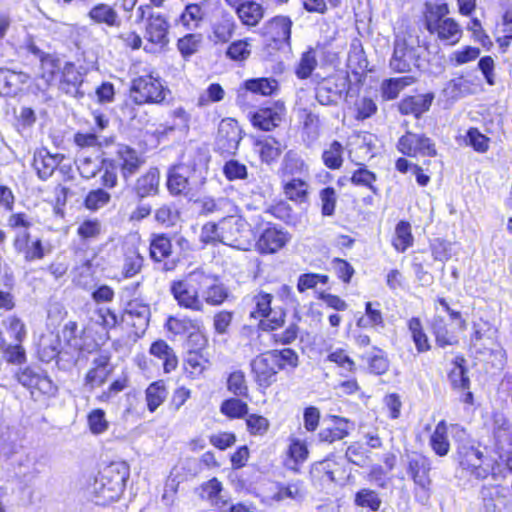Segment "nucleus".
Listing matches in <instances>:
<instances>
[{"label": "nucleus", "mask_w": 512, "mask_h": 512, "mask_svg": "<svg viewBox=\"0 0 512 512\" xmlns=\"http://www.w3.org/2000/svg\"><path fill=\"white\" fill-rule=\"evenodd\" d=\"M130 475L126 462H112L96 478L94 492L98 504H108L117 500L123 493Z\"/></svg>", "instance_id": "nucleus-1"}, {"label": "nucleus", "mask_w": 512, "mask_h": 512, "mask_svg": "<svg viewBox=\"0 0 512 512\" xmlns=\"http://www.w3.org/2000/svg\"><path fill=\"white\" fill-rule=\"evenodd\" d=\"M455 429L457 430L455 460L460 468L475 479L487 478L490 474V467L484 463L483 452L472 440L467 438L464 430Z\"/></svg>", "instance_id": "nucleus-2"}, {"label": "nucleus", "mask_w": 512, "mask_h": 512, "mask_svg": "<svg viewBox=\"0 0 512 512\" xmlns=\"http://www.w3.org/2000/svg\"><path fill=\"white\" fill-rule=\"evenodd\" d=\"M200 268L189 272L183 279L174 280L170 284L169 291L177 302L178 306L193 312H203L204 305L201 299Z\"/></svg>", "instance_id": "nucleus-3"}, {"label": "nucleus", "mask_w": 512, "mask_h": 512, "mask_svg": "<svg viewBox=\"0 0 512 512\" xmlns=\"http://www.w3.org/2000/svg\"><path fill=\"white\" fill-rule=\"evenodd\" d=\"M131 98L138 104L161 103L165 99V90L159 78L151 74L141 75L132 80Z\"/></svg>", "instance_id": "nucleus-4"}, {"label": "nucleus", "mask_w": 512, "mask_h": 512, "mask_svg": "<svg viewBox=\"0 0 512 512\" xmlns=\"http://www.w3.org/2000/svg\"><path fill=\"white\" fill-rule=\"evenodd\" d=\"M15 378L19 384L30 390L31 395H34L35 391L47 397H54L57 394V386L40 369L30 366L20 368L15 373Z\"/></svg>", "instance_id": "nucleus-5"}, {"label": "nucleus", "mask_w": 512, "mask_h": 512, "mask_svg": "<svg viewBox=\"0 0 512 512\" xmlns=\"http://www.w3.org/2000/svg\"><path fill=\"white\" fill-rule=\"evenodd\" d=\"M430 470L431 463L427 457L418 455L409 459L408 474L417 487L415 495L421 503H426L430 497Z\"/></svg>", "instance_id": "nucleus-6"}, {"label": "nucleus", "mask_w": 512, "mask_h": 512, "mask_svg": "<svg viewBox=\"0 0 512 512\" xmlns=\"http://www.w3.org/2000/svg\"><path fill=\"white\" fill-rule=\"evenodd\" d=\"M222 244L243 249L248 242L249 229L241 216H227L220 220Z\"/></svg>", "instance_id": "nucleus-7"}, {"label": "nucleus", "mask_w": 512, "mask_h": 512, "mask_svg": "<svg viewBox=\"0 0 512 512\" xmlns=\"http://www.w3.org/2000/svg\"><path fill=\"white\" fill-rule=\"evenodd\" d=\"M110 166L113 164L120 170L124 180L134 176L144 164V159L132 147L125 144L116 146L115 157L109 160Z\"/></svg>", "instance_id": "nucleus-8"}, {"label": "nucleus", "mask_w": 512, "mask_h": 512, "mask_svg": "<svg viewBox=\"0 0 512 512\" xmlns=\"http://www.w3.org/2000/svg\"><path fill=\"white\" fill-rule=\"evenodd\" d=\"M397 149L404 155L415 157L417 155L433 157L436 155L435 144L424 134L407 132L400 137Z\"/></svg>", "instance_id": "nucleus-9"}, {"label": "nucleus", "mask_w": 512, "mask_h": 512, "mask_svg": "<svg viewBox=\"0 0 512 512\" xmlns=\"http://www.w3.org/2000/svg\"><path fill=\"white\" fill-rule=\"evenodd\" d=\"M241 139L242 131L236 120L226 118L220 122L216 146L221 153L235 154Z\"/></svg>", "instance_id": "nucleus-10"}, {"label": "nucleus", "mask_w": 512, "mask_h": 512, "mask_svg": "<svg viewBox=\"0 0 512 512\" xmlns=\"http://www.w3.org/2000/svg\"><path fill=\"white\" fill-rule=\"evenodd\" d=\"M200 275L204 279L200 289L203 304L221 305L228 298L227 288L213 274L205 272L202 268H200Z\"/></svg>", "instance_id": "nucleus-11"}, {"label": "nucleus", "mask_w": 512, "mask_h": 512, "mask_svg": "<svg viewBox=\"0 0 512 512\" xmlns=\"http://www.w3.org/2000/svg\"><path fill=\"white\" fill-rule=\"evenodd\" d=\"M255 303V310L251 311V317L267 318V323H263L264 328L275 330L284 323V313L280 312L279 315L274 313L273 317H270L273 313L271 309L272 295L264 292H260L253 298Z\"/></svg>", "instance_id": "nucleus-12"}, {"label": "nucleus", "mask_w": 512, "mask_h": 512, "mask_svg": "<svg viewBox=\"0 0 512 512\" xmlns=\"http://www.w3.org/2000/svg\"><path fill=\"white\" fill-rule=\"evenodd\" d=\"M251 367L257 383L262 387H269L275 382L276 375L280 371L269 351L257 356L251 362Z\"/></svg>", "instance_id": "nucleus-13"}, {"label": "nucleus", "mask_w": 512, "mask_h": 512, "mask_svg": "<svg viewBox=\"0 0 512 512\" xmlns=\"http://www.w3.org/2000/svg\"><path fill=\"white\" fill-rule=\"evenodd\" d=\"M416 63L415 50L409 47L404 39L396 38L390 68L396 73L410 72Z\"/></svg>", "instance_id": "nucleus-14"}, {"label": "nucleus", "mask_w": 512, "mask_h": 512, "mask_svg": "<svg viewBox=\"0 0 512 512\" xmlns=\"http://www.w3.org/2000/svg\"><path fill=\"white\" fill-rule=\"evenodd\" d=\"M169 24L160 13L149 14L145 26V38L152 44L164 48L169 43Z\"/></svg>", "instance_id": "nucleus-15"}, {"label": "nucleus", "mask_w": 512, "mask_h": 512, "mask_svg": "<svg viewBox=\"0 0 512 512\" xmlns=\"http://www.w3.org/2000/svg\"><path fill=\"white\" fill-rule=\"evenodd\" d=\"M290 235L276 227H270L263 231L257 241L258 250L261 253H275L282 249L289 241Z\"/></svg>", "instance_id": "nucleus-16"}, {"label": "nucleus", "mask_w": 512, "mask_h": 512, "mask_svg": "<svg viewBox=\"0 0 512 512\" xmlns=\"http://www.w3.org/2000/svg\"><path fill=\"white\" fill-rule=\"evenodd\" d=\"M194 169L187 164H178L173 166L167 179V188L173 195L186 194L189 190V179Z\"/></svg>", "instance_id": "nucleus-17"}, {"label": "nucleus", "mask_w": 512, "mask_h": 512, "mask_svg": "<svg viewBox=\"0 0 512 512\" xmlns=\"http://www.w3.org/2000/svg\"><path fill=\"white\" fill-rule=\"evenodd\" d=\"M284 113L283 103H276L273 107L261 108L255 112L252 123L261 130L270 131L281 123Z\"/></svg>", "instance_id": "nucleus-18"}, {"label": "nucleus", "mask_w": 512, "mask_h": 512, "mask_svg": "<svg viewBox=\"0 0 512 512\" xmlns=\"http://www.w3.org/2000/svg\"><path fill=\"white\" fill-rule=\"evenodd\" d=\"M87 17L92 24L104 25L109 28H119L122 23L116 9L106 3H97L92 6Z\"/></svg>", "instance_id": "nucleus-19"}, {"label": "nucleus", "mask_w": 512, "mask_h": 512, "mask_svg": "<svg viewBox=\"0 0 512 512\" xmlns=\"http://www.w3.org/2000/svg\"><path fill=\"white\" fill-rule=\"evenodd\" d=\"M292 21L287 16H275L263 26V34L276 43H289Z\"/></svg>", "instance_id": "nucleus-20"}, {"label": "nucleus", "mask_w": 512, "mask_h": 512, "mask_svg": "<svg viewBox=\"0 0 512 512\" xmlns=\"http://www.w3.org/2000/svg\"><path fill=\"white\" fill-rule=\"evenodd\" d=\"M433 100V93L409 96L400 101L398 108L400 113L403 115L412 114L416 118H419L423 113L430 109Z\"/></svg>", "instance_id": "nucleus-21"}, {"label": "nucleus", "mask_w": 512, "mask_h": 512, "mask_svg": "<svg viewBox=\"0 0 512 512\" xmlns=\"http://www.w3.org/2000/svg\"><path fill=\"white\" fill-rule=\"evenodd\" d=\"M308 177H290L283 179V192L287 199L295 203H306L309 200Z\"/></svg>", "instance_id": "nucleus-22"}, {"label": "nucleus", "mask_w": 512, "mask_h": 512, "mask_svg": "<svg viewBox=\"0 0 512 512\" xmlns=\"http://www.w3.org/2000/svg\"><path fill=\"white\" fill-rule=\"evenodd\" d=\"M28 75L10 69L0 68V96H15L28 81Z\"/></svg>", "instance_id": "nucleus-23"}, {"label": "nucleus", "mask_w": 512, "mask_h": 512, "mask_svg": "<svg viewBox=\"0 0 512 512\" xmlns=\"http://www.w3.org/2000/svg\"><path fill=\"white\" fill-rule=\"evenodd\" d=\"M40 474L38 458L34 453H27L20 457L15 466L16 477L25 484L32 483Z\"/></svg>", "instance_id": "nucleus-24"}, {"label": "nucleus", "mask_w": 512, "mask_h": 512, "mask_svg": "<svg viewBox=\"0 0 512 512\" xmlns=\"http://www.w3.org/2000/svg\"><path fill=\"white\" fill-rule=\"evenodd\" d=\"M62 159L63 156L59 154L52 155L47 150H40L34 155L33 167L39 178L46 180L53 174Z\"/></svg>", "instance_id": "nucleus-25"}, {"label": "nucleus", "mask_w": 512, "mask_h": 512, "mask_svg": "<svg viewBox=\"0 0 512 512\" xmlns=\"http://www.w3.org/2000/svg\"><path fill=\"white\" fill-rule=\"evenodd\" d=\"M60 70V62L52 55L40 60L39 82L35 84L37 90L45 92L55 79L56 73Z\"/></svg>", "instance_id": "nucleus-26"}, {"label": "nucleus", "mask_w": 512, "mask_h": 512, "mask_svg": "<svg viewBox=\"0 0 512 512\" xmlns=\"http://www.w3.org/2000/svg\"><path fill=\"white\" fill-rule=\"evenodd\" d=\"M236 29V22L233 16L224 12L212 24V40L215 43H227L233 36Z\"/></svg>", "instance_id": "nucleus-27"}, {"label": "nucleus", "mask_w": 512, "mask_h": 512, "mask_svg": "<svg viewBox=\"0 0 512 512\" xmlns=\"http://www.w3.org/2000/svg\"><path fill=\"white\" fill-rule=\"evenodd\" d=\"M238 19L244 26H257L264 17L265 9L254 0H248L235 11Z\"/></svg>", "instance_id": "nucleus-28"}, {"label": "nucleus", "mask_w": 512, "mask_h": 512, "mask_svg": "<svg viewBox=\"0 0 512 512\" xmlns=\"http://www.w3.org/2000/svg\"><path fill=\"white\" fill-rule=\"evenodd\" d=\"M211 363L208 356L202 350H189L184 359V367L191 378H199L209 367Z\"/></svg>", "instance_id": "nucleus-29"}, {"label": "nucleus", "mask_w": 512, "mask_h": 512, "mask_svg": "<svg viewBox=\"0 0 512 512\" xmlns=\"http://www.w3.org/2000/svg\"><path fill=\"white\" fill-rule=\"evenodd\" d=\"M333 426L322 429L319 432V439L321 442L333 443L337 440H342L348 436L353 424L347 419L338 416L332 418Z\"/></svg>", "instance_id": "nucleus-30"}, {"label": "nucleus", "mask_w": 512, "mask_h": 512, "mask_svg": "<svg viewBox=\"0 0 512 512\" xmlns=\"http://www.w3.org/2000/svg\"><path fill=\"white\" fill-rule=\"evenodd\" d=\"M341 88L331 80H326L316 89V99L321 105L336 104L342 98V92L346 87V81L343 79L340 84Z\"/></svg>", "instance_id": "nucleus-31"}, {"label": "nucleus", "mask_w": 512, "mask_h": 512, "mask_svg": "<svg viewBox=\"0 0 512 512\" xmlns=\"http://www.w3.org/2000/svg\"><path fill=\"white\" fill-rule=\"evenodd\" d=\"M150 354L163 361V368L166 373L175 370L178 365V358L173 350L164 340L153 342L149 350Z\"/></svg>", "instance_id": "nucleus-32"}, {"label": "nucleus", "mask_w": 512, "mask_h": 512, "mask_svg": "<svg viewBox=\"0 0 512 512\" xmlns=\"http://www.w3.org/2000/svg\"><path fill=\"white\" fill-rule=\"evenodd\" d=\"M429 32L436 33L440 40L445 41L450 45L458 43L462 36V29L452 18H445Z\"/></svg>", "instance_id": "nucleus-33"}, {"label": "nucleus", "mask_w": 512, "mask_h": 512, "mask_svg": "<svg viewBox=\"0 0 512 512\" xmlns=\"http://www.w3.org/2000/svg\"><path fill=\"white\" fill-rule=\"evenodd\" d=\"M415 82L416 78L410 75L386 79L382 82L380 87L381 97L386 101L394 100L404 88Z\"/></svg>", "instance_id": "nucleus-34"}, {"label": "nucleus", "mask_w": 512, "mask_h": 512, "mask_svg": "<svg viewBox=\"0 0 512 512\" xmlns=\"http://www.w3.org/2000/svg\"><path fill=\"white\" fill-rule=\"evenodd\" d=\"M19 434L14 427L0 425V457L10 458L19 448Z\"/></svg>", "instance_id": "nucleus-35"}, {"label": "nucleus", "mask_w": 512, "mask_h": 512, "mask_svg": "<svg viewBox=\"0 0 512 512\" xmlns=\"http://www.w3.org/2000/svg\"><path fill=\"white\" fill-rule=\"evenodd\" d=\"M159 187V171L150 168L144 175L137 179L135 192L140 198L155 195Z\"/></svg>", "instance_id": "nucleus-36"}, {"label": "nucleus", "mask_w": 512, "mask_h": 512, "mask_svg": "<svg viewBox=\"0 0 512 512\" xmlns=\"http://www.w3.org/2000/svg\"><path fill=\"white\" fill-rule=\"evenodd\" d=\"M495 438L499 457L505 460L508 469L512 471V429L499 427L495 431Z\"/></svg>", "instance_id": "nucleus-37"}, {"label": "nucleus", "mask_w": 512, "mask_h": 512, "mask_svg": "<svg viewBox=\"0 0 512 512\" xmlns=\"http://www.w3.org/2000/svg\"><path fill=\"white\" fill-rule=\"evenodd\" d=\"M282 172L283 179L296 177V175L302 173L303 177H308V166L297 153L288 151L283 159Z\"/></svg>", "instance_id": "nucleus-38"}, {"label": "nucleus", "mask_w": 512, "mask_h": 512, "mask_svg": "<svg viewBox=\"0 0 512 512\" xmlns=\"http://www.w3.org/2000/svg\"><path fill=\"white\" fill-rule=\"evenodd\" d=\"M61 341L58 335L53 333L44 335L39 341L38 355L41 361L50 362L60 353Z\"/></svg>", "instance_id": "nucleus-39"}, {"label": "nucleus", "mask_w": 512, "mask_h": 512, "mask_svg": "<svg viewBox=\"0 0 512 512\" xmlns=\"http://www.w3.org/2000/svg\"><path fill=\"white\" fill-rule=\"evenodd\" d=\"M432 450L440 457L446 456L450 450L448 440V426L445 421H440L430 437Z\"/></svg>", "instance_id": "nucleus-40"}, {"label": "nucleus", "mask_w": 512, "mask_h": 512, "mask_svg": "<svg viewBox=\"0 0 512 512\" xmlns=\"http://www.w3.org/2000/svg\"><path fill=\"white\" fill-rule=\"evenodd\" d=\"M207 4V1H202L200 3H190L186 5L180 16L181 23L188 29L198 27L206 15L205 7Z\"/></svg>", "instance_id": "nucleus-41"}, {"label": "nucleus", "mask_w": 512, "mask_h": 512, "mask_svg": "<svg viewBox=\"0 0 512 512\" xmlns=\"http://www.w3.org/2000/svg\"><path fill=\"white\" fill-rule=\"evenodd\" d=\"M256 145L259 147L258 151L262 161L268 164L276 161L286 148L285 145L272 137L259 140Z\"/></svg>", "instance_id": "nucleus-42"}, {"label": "nucleus", "mask_w": 512, "mask_h": 512, "mask_svg": "<svg viewBox=\"0 0 512 512\" xmlns=\"http://www.w3.org/2000/svg\"><path fill=\"white\" fill-rule=\"evenodd\" d=\"M82 83V75L73 63H66L62 68L60 88L68 94L77 92Z\"/></svg>", "instance_id": "nucleus-43"}, {"label": "nucleus", "mask_w": 512, "mask_h": 512, "mask_svg": "<svg viewBox=\"0 0 512 512\" xmlns=\"http://www.w3.org/2000/svg\"><path fill=\"white\" fill-rule=\"evenodd\" d=\"M449 13L446 3L426 2L425 3V25L428 31L433 29L437 24L442 22Z\"/></svg>", "instance_id": "nucleus-44"}, {"label": "nucleus", "mask_w": 512, "mask_h": 512, "mask_svg": "<svg viewBox=\"0 0 512 512\" xmlns=\"http://www.w3.org/2000/svg\"><path fill=\"white\" fill-rule=\"evenodd\" d=\"M432 331L438 346L444 348L458 343L457 337L446 326L444 318L436 316L432 322Z\"/></svg>", "instance_id": "nucleus-45"}, {"label": "nucleus", "mask_w": 512, "mask_h": 512, "mask_svg": "<svg viewBox=\"0 0 512 512\" xmlns=\"http://www.w3.org/2000/svg\"><path fill=\"white\" fill-rule=\"evenodd\" d=\"M125 313L128 316L135 317L138 323H133L134 326L146 327L150 318V307L143 303L138 298L129 300L125 307Z\"/></svg>", "instance_id": "nucleus-46"}, {"label": "nucleus", "mask_w": 512, "mask_h": 512, "mask_svg": "<svg viewBox=\"0 0 512 512\" xmlns=\"http://www.w3.org/2000/svg\"><path fill=\"white\" fill-rule=\"evenodd\" d=\"M413 241L410 224L406 221H400L395 228V236L392 240L393 247L398 252L403 253L413 245Z\"/></svg>", "instance_id": "nucleus-47"}, {"label": "nucleus", "mask_w": 512, "mask_h": 512, "mask_svg": "<svg viewBox=\"0 0 512 512\" xmlns=\"http://www.w3.org/2000/svg\"><path fill=\"white\" fill-rule=\"evenodd\" d=\"M343 153V145L339 141L334 140L324 149L322 161L324 165L331 170L339 169L343 164Z\"/></svg>", "instance_id": "nucleus-48"}, {"label": "nucleus", "mask_w": 512, "mask_h": 512, "mask_svg": "<svg viewBox=\"0 0 512 512\" xmlns=\"http://www.w3.org/2000/svg\"><path fill=\"white\" fill-rule=\"evenodd\" d=\"M246 90L263 96H270L278 90V82L274 78H255L245 82Z\"/></svg>", "instance_id": "nucleus-49"}, {"label": "nucleus", "mask_w": 512, "mask_h": 512, "mask_svg": "<svg viewBox=\"0 0 512 512\" xmlns=\"http://www.w3.org/2000/svg\"><path fill=\"white\" fill-rule=\"evenodd\" d=\"M308 450L305 444L299 440H293L288 449V457L285 466L293 471L298 470V465L306 460Z\"/></svg>", "instance_id": "nucleus-50"}, {"label": "nucleus", "mask_w": 512, "mask_h": 512, "mask_svg": "<svg viewBox=\"0 0 512 512\" xmlns=\"http://www.w3.org/2000/svg\"><path fill=\"white\" fill-rule=\"evenodd\" d=\"M165 327L169 332L178 335L190 333L191 331H198L200 329V323L197 320H193L187 317H169Z\"/></svg>", "instance_id": "nucleus-51"}, {"label": "nucleus", "mask_w": 512, "mask_h": 512, "mask_svg": "<svg viewBox=\"0 0 512 512\" xmlns=\"http://www.w3.org/2000/svg\"><path fill=\"white\" fill-rule=\"evenodd\" d=\"M143 257L141 254L132 249L128 250L125 254L123 266H122V274L125 278H131L138 274L143 266Z\"/></svg>", "instance_id": "nucleus-52"}, {"label": "nucleus", "mask_w": 512, "mask_h": 512, "mask_svg": "<svg viewBox=\"0 0 512 512\" xmlns=\"http://www.w3.org/2000/svg\"><path fill=\"white\" fill-rule=\"evenodd\" d=\"M171 242L165 235H156L150 244V257L160 262L171 254Z\"/></svg>", "instance_id": "nucleus-53"}, {"label": "nucleus", "mask_w": 512, "mask_h": 512, "mask_svg": "<svg viewBox=\"0 0 512 512\" xmlns=\"http://www.w3.org/2000/svg\"><path fill=\"white\" fill-rule=\"evenodd\" d=\"M408 327L418 352L428 351L430 344L427 335L423 331L420 319L416 317L411 318L408 322Z\"/></svg>", "instance_id": "nucleus-54"}, {"label": "nucleus", "mask_w": 512, "mask_h": 512, "mask_svg": "<svg viewBox=\"0 0 512 512\" xmlns=\"http://www.w3.org/2000/svg\"><path fill=\"white\" fill-rule=\"evenodd\" d=\"M481 496L486 512H499V505L503 504V496L498 487H483Z\"/></svg>", "instance_id": "nucleus-55"}, {"label": "nucleus", "mask_w": 512, "mask_h": 512, "mask_svg": "<svg viewBox=\"0 0 512 512\" xmlns=\"http://www.w3.org/2000/svg\"><path fill=\"white\" fill-rule=\"evenodd\" d=\"M166 390L162 382H154L146 390L147 406L150 412H154L165 400Z\"/></svg>", "instance_id": "nucleus-56"}, {"label": "nucleus", "mask_w": 512, "mask_h": 512, "mask_svg": "<svg viewBox=\"0 0 512 512\" xmlns=\"http://www.w3.org/2000/svg\"><path fill=\"white\" fill-rule=\"evenodd\" d=\"M381 499L378 494L371 489H361L355 495V504L359 507L369 508L372 511L379 510Z\"/></svg>", "instance_id": "nucleus-57"}, {"label": "nucleus", "mask_w": 512, "mask_h": 512, "mask_svg": "<svg viewBox=\"0 0 512 512\" xmlns=\"http://www.w3.org/2000/svg\"><path fill=\"white\" fill-rule=\"evenodd\" d=\"M269 352L273 357L275 364L279 366L280 370H283L286 367L295 368L298 365V355L294 350L290 348L272 350Z\"/></svg>", "instance_id": "nucleus-58"}, {"label": "nucleus", "mask_w": 512, "mask_h": 512, "mask_svg": "<svg viewBox=\"0 0 512 512\" xmlns=\"http://www.w3.org/2000/svg\"><path fill=\"white\" fill-rule=\"evenodd\" d=\"M201 42V34H187L178 40L177 47L181 55L186 58L198 51Z\"/></svg>", "instance_id": "nucleus-59"}, {"label": "nucleus", "mask_w": 512, "mask_h": 512, "mask_svg": "<svg viewBox=\"0 0 512 512\" xmlns=\"http://www.w3.org/2000/svg\"><path fill=\"white\" fill-rule=\"evenodd\" d=\"M110 199L111 196L108 192L103 189H96L87 194L84 205L88 210L97 211L106 206Z\"/></svg>", "instance_id": "nucleus-60"}, {"label": "nucleus", "mask_w": 512, "mask_h": 512, "mask_svg": "<svg viewBox=\"0 0 512 512\" xmlns=\"http://www.w3.org/2000/svg\"><path fill=\"white\" fill-rule=\"evenodd\" d=\"M220 411L229 418H241L247 414L248 406L240 399L231 398L221 404Z\"/></svg>", "instance_id": "nucleus-61"}, {"label": "nucleus", "mask_w": 512, "mask_h": 512, "mask_svg": "<svg viewBox=\"0 0 512 512\" xmlns=\"http://www.w3.org/2000/svg\"><path fill=\"white\" fill-rule=\"evenodd\" d=\"M319 198L321 201V214L328 217L334 215L337 203L335 189L332 187L323 188L319 192Z\"/></svg>", "instance_id": "nucleus-62"}, {"label": "nucleus", "mask_w": 512, "mask_h": 512, "mask_svg": "<svg viewBox=\"0 0 512 512\" xmlns=\"http://www.w3.org/2000/svg\"><path fill=\"white\" fill-rule=\"evenodd\" d=\"M78 170L82 177L86 179L93 178L100 170L103 165V160L98 158L90 157H79L77 159Z\"/></svg>", "instance_id": "nucleus-63"}, {"label": "nucleus", "mask_w": 512, "mask_h": 512, "mask_svg": "<svg viewBox=\"0 0 512 512\" xmlns=\"http://www.w3.org/2000/svg\"><path fill=\"white\" fill-rule=\"evenodd\" d=\"M316 66L317 60L315 52L313 50H308L303 53L300 59V62L296 68V75L300 79H306L312 74Z\"/></svg>", "instance_id": "nucleus-64"}]
</instances>
